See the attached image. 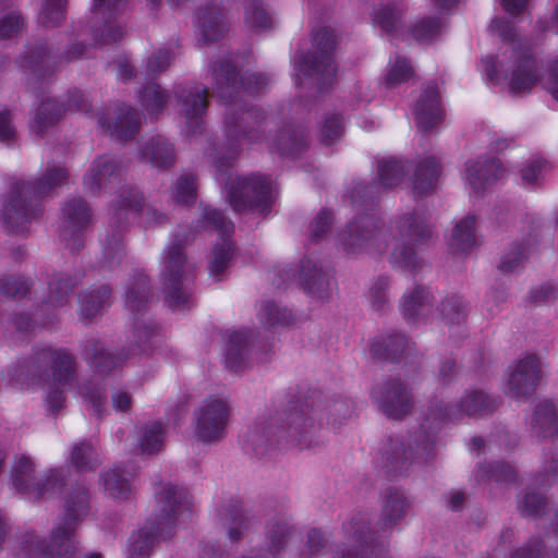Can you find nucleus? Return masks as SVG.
<instances>
[{
    "label": "nucleus",
    "mask_w": 558,
    "mask_h": 558,
    "mask_svg": "<svg viewBox=\"0 0 558 558\" xmlns=\"http://www.w3.org/2000/svg\"><path fill=\"white\" fill-rule=\"evenodd\" d=\"M490 31L504 39L496 56H485L478 63L483 78L509 93L519 95L530 92L539 81V66L531 45L518 34L505 17H496Z\"/></svg>",
    "instance_id": "obj_1"
},
{
    "label": "nucleus",
    "mask_w": 558,
    "mask_h": 558,
    "mask_svg": "<svg viewBox=\"0 0 558 558\" xmlns=\"http://www.w3.org/2000/svg\"><path fill=\"white\" fill-rule=\"evenodd\" d=\"M157 502L154 520L130 537L128 553L132 558H148L155 544L170 536L174 525L190 513L186 495L178 486L166 485L159 493Z\"/></svg>",
    "instance_id": "obj_2"
},
{
    "label": "nucleus",
    "mask_w": 558,
    "mask_h": 558,
    "mask_svg": "<svg viewBox=\"0 0 558 558\" xmlns=\"http://www.w3.org/2000/svg\"><path fill=\"white\" fill-rule=\"evenodd\" d=\"M234 157L235 153L232 151L227 157L214 160L217 180L222 182L225 177H228L226 194L230 205L236 211L253 209L262 214L266 213L276 197L277 190L274 181L259 174L233 178L230 169Z\"/></svg>",
    "instance_id": "obj_3"
},
{
    "label": "nucleus",
    "mask_w": 558,
    "mask_h": 558,
    "mask_svg": "<svg viewBox=\"0 0 558 558\" xmlns=\"http://www.w3.org/2000/svg\"><path fill=\"white\" fill-rule=\"evenodd\" d=\"M66 179V171L56 167L50 169L38 182L23 181L16 183L10 194L8 204L3 206L4 223L13 230H23V225L37 213V202L52 187L60 185Z\"/></svg>",
    "instance_id": "obj_4"
},
{
    "label": "nucleus",
    "mask_w": 558,
    "mask_h": 558,
    "mask_svg": "<svg viewBox=\"0 0 558 558\" xmlns=\"http://www.w3.org/2000/svg\"><path fill=\"white\" fill-rule=\"evenodd\" d=\"M88 509L86 492L68 495L64 504V518L54 527L48 543L38 542L34 555L43 558H72L75 551L74 530Z\"/></svg>",
    "instance_id": "obj_5"
},
{
    "label": "nucleus",
    "mask_w": 558,
    "mask_h": 558,
    "mask_svg": "<svg viewBox=\"0 0 558 558\" xmlns=\"http://www.w3.org/2000/svg\"><path fill=\"white\" fill-rule=\"evenodd\" d=\"M313 40L319 50V54H315L312 60L303 56L293 60L295 81L300 85L304 84L307 78L315 80L317 83H325L336 73L331 54L336 45L333 32L324 27L314 35Z\"/></svg>",
    "instance_id": "obj_6"
},
{
    "label": "nucleus",
    "mask_w": 558,
    "mask_h": 558,
    "mask_svg": "<svg viewBox=\"0 0 558 558\" xmlns=\"http://www.w3.org/2000/svg\"><path fill=\"white\" fill-rule=\"evenodd\" d=\"M33 471L34 464L28 457L22 456L17 459L11 475L12 485L17 492L37 499L61 490L63 482L60 470H49L39 480L33 476Z\"/></svg>",
    "instance_id": "obj_7"
},
{
    "label": "nucleus",
    "mask_w": 558,
    "mask_h": 558,
    "mask_svg": "<svg viewBox=\"0 0 558 558\" xmlns=\"http://www.w3.org/2000/svg\"><path fill=\"white\" fill-rule=\"evenodd\" d=\"M229 408L225 398L206 399L196 413L195 437L203 442H214L225 436Z\"/></svg>",
    "instance_id": "obj_8"
},
{
    "label": "nucleus",
    "mask_w": 558,
    "mask_h": 558,
    "mask_svg": "<svg viewBox=\"0 0 558 558\" xmlns=\"http://www.w3.org/2000/svg\"><path fill=\"white\" fill-rule=\"evenodd\" d=\"M189 272L182 250L178 245L169 246L166 251L162 275L168 291V300L173 306H183L189 294L181 288V279Z\"/></svg>",
    "instance_id": "obj_9"
},
{
    "label": "nucleus",
    "mask_w": 558,
    "mask_h": 558,
    "mask_svg": "<svg viewBox=\"0 0 558 558\" xmlns=\"http://www.w3.org/2000/svg\"><path fill=\"white\" fill-rule=\"evenodd\" d=\"M204 220L207 227H213L222 235V242L214 248L209 266L210 274L219 278L232 257V246L228 236L232 232L233 226L220 211L207 207L204 209Z\"/></svg>",
    "instance_id": "obj_10"
},
{
    "label": "nucleus",
    "mask_w": 558,
    "mask_h": 558,
    "mask_svg": "<svg viewBox=\"0 0 558 558\" xmlns=\"http://www.w3.org/2000/svg\"><path fill=\"white\" fill-rule=\"evenodd\" d=\"M506 169L495 158L470 159L465 162L463 179L475 192L481 193L502 180Z\"/></svg>",
    "instance_id": "obj_11"
},
{
    "label": "nucleus",
    "mask_w": 558,
    "mask_h": 558,
    "mask_svg": "<svg viewBox=\"0 0 558 558\" xmlns=\"http://www.w3.org/2000/svg\"><path fill=\"white\" fill-rule=\"evenodd\" d=\"M49 360L52 363L53 381L49 386L47 401L51 409L58 410L63 403L62 391L73 379V360L63 351L49 352Z\"/></svg>",
    "instance_id": "obj_12"
},
{
    "label": "nucleus",
    "mask_w": 558,
    "mask_h": 558,
    "mask_svg": "<svg viewBox=\"0 0 558 558\" xmlns=\"http://www.w3.org/2000/svg\"><path fill=\"white\" fill-rule=\"evenodd\" d=\"M539 378V362L536 356L529 355L520 360L509 374L507 392L513 398L531 393Z\"/></svg>",
    "instance_id": "obj_13"
},
{
    "label": "nucleus",
    "mask_w": 558,
    "mask_h": 558,
    "mask_svg": "<svg viewBox=\"0 0 558 558\" xmlns=\"http://www.w3.org/2000/svg\"><path fill=\"white\" fill-rule=\"evenodd\" d=\"M413 113L416 123L422 129H432L444 119V109L440 102L439 89L436 85L427 87L417 100Z\"/></svg>",
    "instance_id": "obj_14"
},
{
    "label": "nucleus",
    "mask_w": 558,
    "mask_h": 558,
    "mask_svg": "<svg viewBox=\"0 0 558 558\" xmlns=\"http://www.w3.org/2000/svg\"><path fill=\"white\" fill-rule=\"evenodd\" d=\"M414 74V66L407 57L393 54L389 58L379 84L385 89H393L409 82Z\"/></svg>",
    "instance_id": "obj_15"
},
{
    "label": "nucleus",
    "mask_w": 558,
    "mask_h": 558,
    "mask_svg": "<svg viewBox=\"0 0 558 558\" xmlns=\"http://www.w3.org/2000/svg\"><path fill=\"white\" fill-rule=\"evenodd\" d=\"M476 217L468 215L459 220L451 233L449 248L452 253H464L476 244Z\"/></svg>",
    "instance_id": "obj_16"
},
{
    "label": "nucleus",
    "mask_w": 558,
    "mask_h": 558,
    "mask_svg": "<svg viewBox=\"0 0 558 558\" xmlns=\"http://www.w3.org/2000/svg\"><path fill=\"white\" fill-rule=\"evenodd\" d=\"M377 241L378 234L374 222L371 218H363L360 222L349 226L343 245L348 251L356 252L360 247L375 245Z\"/></svg>",
    "instance_id": "obj_17"
},
{
    "label": "nucleus",
    "mask_w": 558,
    "mask_h": 558,
    "mask_svg": "<svg viewBox=\"0 0 558 558\" xmlns=\"http://www.w3.org/2000/svg\"><path fill=\"white\" fill-rule=\"evenodd\" d=\"M301 275L308 292L319 299L326 298L333 286L331 278L310 259L302 262Z\"/></svg>",
    "instance_id": "obj_18"
},
{
    "label": "nucleus",
    "mask_w": 558,
    "mask_h": 558,
    "mask_svg": "<svg viewBox=\"0 0 558 558\" xmlns=\"http://www.w3.org/2000/svg\"><path fill=\"white\" fill-rule=\"evenodd\" d=\"M117 172V165L111 157L96 159L89 167L84 185L87 190L95 192L105 185Z\"/></svg>",
    "instance_id": "obj_19"
},
{
    "label": "nucleus",
    "mask_w": 558,
    "mask_h": 558,
    "mask_svg": "<svg viewBox=\"0 0 558 558\" xmlns=\"http://www.w3.org/2000/svg\"><path fill=\"white\" fill-rule=\"evenodd\" d=\"M142 158L155 167H168L173 162V147L163 137H153L142 150Z\"/></svg>",
    "instance_id": "obj_20"
},
{
    "label": "nucleus",
    "mask_w": 558,
    "mask_h": 558,
    "mask_svg": "<svg viewBox=\"0 0 558 558\" xmlns=\"http://www.w3.org/2000/svg\"><path fill=\"white\" fill-rule=\"evenodd\" d=\"M403 11V4L397 2L380 5L374 11V24L387 34L398 33Z\"/></svg>",
    "instance_id": "obj_21"
},
{
    "label": "nucleus",
    "mask_w": 558,
    "mask_h": 558,
    "mask_svg": "<svg viewBox=\"0 0 558 558\" xmlns=\"http://www.w3.org/2000/svg\"><path fill=\"white\" fill-rule=\"evenodd\" d=\"M381 402L384 411L393 417L405 414L411 407L409 392L402 384L390 385Z\"/></svg>",
    "instance_id": "obj_22"
},
{
    "label": "nucleus",
    "mask_w": 558,
    "mask_h": 558,
    "mask_svg": "<svg viewBox=\"0 0 558 558\" xmlns=\"http://www.w3.org/2000/svg\"><path fill=\"white\" fill-rule=\"evenodd\" d=\"M439 174L440 168L438 161L434 157L420 162L413 181V189L415 193L423 194L433 190L436 186Z\"/></svg>",
    "instance_id": "obj_23"
},
{
    "label": "nucleus",
    "mask_w": 558,
    "mask_h": 558,
    "mask_svg": "<svg viewBox=\"0 0 558 558\" xmlns=\"http://www.w3.org/2000/svg\"><path fill=\"white\" fill-rule=\"evenodd\" d=\"M100 123L104 128H107L110 131L112 136L125 140L137 131L140 126V118L132 108H122L112 126L110 124L106 125L105 120H101Z\"/></svg>",
    "instance_id": "obj_24"
},
{
    "label": "nucleus",
    "mask_w": 558,
    "mask_h": 558,
    "mask_svg": "<svg viewBox=\"0 0 558 558\" xmlns=\"http://www.w3.org/2000/svg\"><path fill=\"white\" fill-rule=\"evenodd\" d=\"M250 332L247 330L233 331L229 337L226 362L232 369H238L250 348Z\"/></svg>",
    "instance_id": "obj_25"
},
{
    "label": "nucleus",
    "mask_w": 558,
    "mask_h": 558,
    "mask_svg": "<svg viewBox=\"0 0 558 558\" xmlns=\"http://www.w3.org/2000/svg\"><path fill=\"white\" fill-rule=\"evenodd\" d=\"M183 111L187 124H198V119L203 116L207 107V90L195 87L182 100Z\"/></svg>",
    "instance_id": "obj_26"
},
{
    "label": "nucleus",
    "mask_w": 558,
    "mask_h": 558,
    "mask_svg": "<svg viewBox=\"0 0 558 558\" xmlns=\"http://www.w3.org/2000/svg\"><path fill=\"white\" fill-rule=\"evenodd\" d=\"M122 0H94V13L97 16L111 19ZM104 41L117 40L122 36V29L114 27L111 21L106 20L105 29L102 31Z\"/></svg>",
    "instance_id": "obj_27"
},
{
    "label": "nucleus",
    "mask_w": 558,
    "mask_h": 558,
    "mask_svg": "<svg viewBox=\"0 0 558 558\" xmlns=\"http://www.w3.org/2000/svg\"><path fill=\"white\" fill-rule=\"evenodd\" d=\"M130 476L121 469H112L102 475L104 487L114 498H126L131 492Z\"/></svg>",
    "instance_id": "obj_28"
},
{
    "label": "nucleus",
    "mask_w": 558,
    "mask_h": 558,
    "mask_svg": "<svg viewBox=\"0 0 558 558\" xmlns=\"http://www.w3.org/2000/svg\"><path fill=\"white\" fill-rule=\"evenodd\" d=\"M488 408L486 396L481 391H473L457 405V413H445L444 416L451 418L452 416L478 415Z\"/></svg>",
    "instance_id": "obj_29"
},
{
    "label": "nucleus",
    "mask_w": 558,
    "mask_h": 558,
    "mask_svg": "<svg viewBox=\"0 0 558 558\" xmlns=\"http://www.w3.org/2000/svg\"><path fill=\"white\" fill-rule=\"evenodd\" d=\"M429 294L425 288H416L404 294L401 303V310L405 317L414 318L424 311L428 303Z\"/></svg>",
    "instance_id": "obj_30"
},
{
    "label": "nucleus",
    "mask_w": 558,
    "mask_h": 558,
    "mask_svg": "<svg viewBox=\"0 0 558 558\" xmlns=\"http://www.w3.org/2000/svg\"><path fill=\"white\" fill-rule=\"evenodd\" d=\"M165 439V428L160 423L147 426L140 439V448L143 453H154L160 450Z\"/></svg>",
    "instance_id": "obj_31"
},
{
    "label": "nucleus",
    "mask_w": 558,
    "mask_h": 558,
    "mask_svg": "<svg viewBox=\"0 0 558 558\" xmlns=\"http://www.w3.org/2000/svg\"><path fill=\"white\" fill-rule=\"evenodd\" d=\"M217 73L218 82L216 93L219 97L225 98L231 96V92L239 89L238 86V73L235 68L230 63L221 64L219 70H215Z\"/></svg>",
    "instance_id": "obj_32"
},
{
    "label": "nucleus",
    "mask_w": 558,
    "mask_h": 558,
    "mask_svg": "<svg viewBox=\"0 0 558 558\" xmlns=\"http://www.w3.org/2000/svg\"><path fill=\"white\" fill-rule=\"evenodd\" d=\"M403 166L396 159H385L378 165V179L383 186L392 187L400 183Z\"/></svg>",
    "instance_id": "obj_33"
},
{
    "label": "nucleus",
    "mask_w": 558,
    "mask_h": 558,
    "mask_svg": "<svg viewBox=\"0 0 558 558\" xmlns=\"http://www.w3.org/2000/svg\"><path fill=\"white\" fill-rule=\"evenodd\" d=\"M141 100L147 111L155 114L163 108L167 101V95L160 89L159 85L148 83L147 86L144 87Z\"/></svg>",
    "instance_id": "obj_34"
},
{
    "label": "nucleus",
    "mask_w": 558,
    "mask_h": 558,
    "mask_svg": "<svg viewBox=\"0 0 558 558\" xmlns=\"http://www.w3.org/2000/svg\"><path fill=\"white\" fill-rule=\"evenodd\" d=\"M444 28V22L439 17L424 19L412 28V36L420 41H429L438 36Z\"/></svg>",
    "instance_id": "obj_35"
},
{
    "label": "nucleus",
    "mask_w": 558,
    "mask_h": 558,
    "mask_svg": "<svg viewBox=\"0 0 558 558\" xmlns=\"http://www.w3.org/2000/svg\"><path fill=\"white\" fill-rule=\"evenodd\" d=\"M66 0H45L39 20L44 25H56L64 19Z\"/></svg>",
    "instance_id": "obj_36"
},
{
    "label": "nucleus",
    "mask_w": 558,
    "mask_h": 558,
    "mask_svg": "<svg viewBox=\"0 0 558 558\" xmlns=\"http://www.w3.org/2000/svg\"><path fill=\"white\" fill-rule=\"evenodd\" d=\"M196 182L191 173L181 175L174 184L173 197L178 203L189 204L195 199Z\"/></svg>",
    "instance_id": "obj_37"
},
{
    "label": "nucleus",
    "mask_w": 558,
    "mask_h": 558,
    "mask_svg": "<svg viewBox=\"0 0 558 558\" xmlns=\"http://www.w3.org/2000/svg\"><path fill=\"white\" fill-rule=\"evenodd\" d=\"M63 215L72 226L83 227L90 218V211L85 202L74 199L63 208Z\"/></svg>",
    "instance_id": "obj_38"
},
{
    "label": "nucleus",
    "mask_w": 558,
    "mask_h": 558,
    "mask_svg": "<svg viewBox=\"0 0 558 558\" xmlns=\"http://www.w3.org/2000/svg\"><path fill=\"white\" fill-rule=\"evenodd\" d=\"M94 454L95 450L90 444L82 442L77 444L72 448L71 451V463L77 470H86L94 466Z\"/></svg>",
    "instance_id": "obj_39"
},
{
    "label": "nucleus",
    "mask_w": 558,
    "mask_h": 558,
    "mask_svg": "<svg viewBox=\"0 0 558 558\" xmlns=\"http://www.w3.org/2000/svg\"><path fill=\"white\" fill-rule=\"evenodd\" d=\"M405 506L403 496L397 492L393 493L385 505L386 524L391 526L401 520L405 511Z\"/></svg>",
    "instance_id": "obj_40"
},
{
    "label": "nucleus",
    "mask_w": 558,
    "mask_h": 558,
    "mask_svg": "<svg viewBox=\"0 0 558 558\" xmlns=\"http://www.w3.org/2000/svg\"><path fill=\"white\" fill-rule=\"evenodd\" d=\"M536 423L541 427H545L548 432L554 433L558 423V412L553 402L546 401L539 404L535 411Z\"/></svg>",
    "instance_id": "obj_41"
},
{
    "label": "nucleus",
    "mask_w": 558,
    "mask_h": 558,
    "mask_svg": "<svg viewBox=\"0 0 558 558\" xmlns=\"http://www.w3.org/2000/svg\"><path fill=\"white\" fill-rule=\"evenodd\" d=\"M343 132L342 120L339 116H331L325 120L320 129V137L326 144H332L340 138Z\"/></svg>",
    "instance_id": "obj_42"
},
{
    "label": "nucleus",
    "mask_w": 558,
    "mask_h": 558,
    "mask_svg": "<svg viewBox=\"0 0 558 558\" xmlns=\"http://www.w3.org/2000/svg\"><path fill=\"white\" fill-rule=\"evenodd\" d=\"M58 114L59 112H57L53 101L48 100L43 102L34 118L35 128L41 131L46 125L51 124L57 119Z\"/></svg>",
    "instance_id": "obj_43"
},
{
    "label": "nucleus",
    "mask_w": 558,
    "mask_h": 558,
    "mask_svg": "<svg viewBox=\"0 0 558 558\" xmlns=\"http://www.w3.org/2000/svg\"><path fill=\"white\" fill-rule=\"evenodd\" d=\"M545 166V162L539 157L531 158L521 169L520 175L524 184H533L538 180V177Z\"/></svg>",
    "instance_id": "obj_44"
},
{
    "label": "nucleus",
    "mask_w": 558,
    "mask_h": 558,
    "mask_svg": "<svg viewBox=\"0 0 558 558\" xmlns=\"http://www.w3.org/2000/svg\"><path fill=\"white\" fill-rule=\"evenodd\" d=\"M391 262L403 268H412L416 265V254L412 246H397L391 255Z\"/></svg>",
    "instance_id": "obj_45"
},
{
    "label": "nucleus",
    "mask_w": 558,
    "mask_h": 558,
    "mask_svg": "<svg viewBox=\"0 0 558 558\" xmlns=\"http://www.w3.org/2000/svg\"><path fill=\"white\" fill-rule=\"evenodd\" d=\"M171 60L169 49H160L154 53L147 61L146 72L147 75H155L167 69Z\"/></svg>",
    "instance_id": "obj_46"
},
{
    "label": "nucleus",
    "mask_w": 558,
    "mask_h": 558,
    "mask_svg": "<svg viewBox=\"0 0 558 558\" xmlns=\"http://www.w3.org/2000/svg\"><path fill=\"white\" fill-rule=\"evenodd\" d=\"M262 322L270 326L284 323L286 311L281 310L275 303H266L259 311Z\"/></svg>",
    "instance_id": "obj_47"
},
{
    "label": "nucleus",
    "mask_w": 558,
    "mask_h": 558,
    "mask_svg": "<svg viewBox=\"0 0 558 558\" xmlns=\"http://www.w3.org/2000/svg\"><path fill=\"white\" fill-rule=\"evenodd\" d=\"M109 291L107 289H102L98 291L96 295H94V293H90L88 296L90 300H86V298H84L81 301L82 312L84 316L90 317L92 315H94L98 311V308L104 304L105 299H107Z\"/></svg>",
    "instance_id": "obj_48"
},
{
    "label": "nucleus",
    "mask_w": 558,
    "mask_h": 558,
    "mask_svg": "<svg viewBox=\"0 0 558 558\" xmlns=\"http://www.w3.org/2000/svg\"><path fill=\"white\" fill-rule=\"evenodd\" d=\"M22 26V20L17 13H11L0 20V38H8L16 34Z\"/></svg>",
    "instance_id": "obj_49"
},
{
    "label": "nucleus",
    "mask_w": 558,
    "mask_h": 558,
    "mask_svg": "<svg viewBox=\"0 0 558 558\" xmlns=\"http://www.w3.org/2000/svg\"><path fill=\"white\" fill-rule=\"evenodd\" d=\"M268 78L260 74L254 73L241 78L240 85L241 88L247 94H254L259 90L263 86L267 85Z\"/></svg>",
    "instance_id": "obj_50"
},
{
    "label": "nucleus",
    "mask_w": 558,
    "mask_h": 558,
    "mask_svg": "<svg viewBox=\"0 0 558 558\" xmlns=\"http://www.w3.org/2000/svg\"><path fill=\"white\" fill-rule=\"evenodd\" d=\"M247 21L259 28H266L270 26V17L268 16L265 9L260 5H256L246 12Z\"/></svg>",
    "instance_id": "obj_51"
},
{
    "label": "nucleus",
    "mask_w": 558,
    "mask_h": 558,
    "mask_svg": "<svg viewBox=\"0 0 558 558\" xmlns=\"http://www.w3.org/2000/svg\"><path fill=\"white\" fill-rule=\"evenodd\" d=\"M332 214L328 210L322 211L312 222V233L315 238L323 235L329 228Z\"/></svg>",
    "instance_id": "obj_52"
},
{
    "label": "nucleus",
    "mask_w": 558,
    "mask_h": 558,
    "mask_svg": "<svg viewBox=\"0 0 558 558\" xmlns=\"http://www.w3.org/2000/svg\"><path fill=\"white\" fill-rule=\"evenodd\" d=\"M526 257L525 252H514L506 255L501 260L499 268L504 272H511L515 270L522 263V260Z\"/></svg>",
    "instance_id": "obj_53"
},
{
    "label": "nucleus",
    "mask_w": 558,
    "mask_h": 558,
    "mask_svg": "<svg viewBox=\"0 0 558 558\" xmlns=\"http://www.w3.org/2000/svg\"><path fill=\"white\" fill-rule=\"evenodd\" d=\"M351 530L353 531V538L355 542L360 543L362 547L369 542H373V538H369V527L368 525L361 520L353 521L351 523Z\"/></svg>",
    "instance_id": "obj_54"
},
{
    "label": "nucleus",
    "mask_w": 558,
    "mask_h": 558,
    "mask_svg": "<svg viewBox=\"0 0 558 558\" xmlns=\"http://www.w3.org/2000/svg\"><path fill=\"white\" fill-rule=\"evenodd\" d=\"M24 291V282L14 277L0 280V292L7 295H17Z\"/></svg>",
    "instance_id": "obj_55"
},
{
    "label": "nucleus",
    "mask_w": 558,
    "mask_h": 558,
    "mask_svg": "<svg viewBox=\"0 0 558 558\" xmlns=\"http://www.w3.org/2000/svg\"><path fill=\"white\" fill-rule=\"evenodd\" d=\"M408 232L410 236L416 238V241H424L432 234L430 228L425 222L416 219L409 223Z\"/></svg>",
    "instance_id": "obj_56"
},
{
    "label": "nucleus",
    "mask_w": 558,
    "mask_h": 558,
    "mask_svg": "<svg viewBox=\"0 0 558 558\" xmlns=\"http://www.w3.org/2000/svg\"><path fill=\"white\" fill-rule=\"evenodd\" d=\"M531 0H499L501 8L510 15H519L526 11Z\"/></svg>",
    "instance_id": "obj_57"
},
{
    "label": "nucleus",
    "mask_w": 558,
    "mask_h": 558,
    "mask_svg": "<svg viewBox=\"0 0 558 558\" xmlns=\"http://www.w3.org/2000/svg\"><path fill=\"white\" fill-rule=\"evenodd\" d=\"M547 89L558 101V58L555 59L551 63L550 74L547 81Z\"/></svg>",
    "instance_id": "obj_58"
},
{
    "label": "nucleus",
    "mask_w": 558,
    "mask_h": 558,
    "mask_svg": "<svg viewBox=\"0 0 558 558\" xmlns=\"http://www.w3.org/2000/svg\"><path fill=\"white\" fill-rule=\"evenodd\" d=\"M522 504L529 512L535 513L541 509L542 505L544 504V497L541 494L536 493L527 494L524 497Z\"/></svg>",
    "instance_id": "obj_59"
},
{
    "label": "nucleus",
    "mask_w": 558,
    "mask_h": 558,
    "mask_svg": "<svg viewBox=\"0 0 558 558\" xmlns=\"http://www.w3.org/2000/svg\"><path fill=\"white\" fill-rule=\"evenodd\" d=\"M14 134V130L10 123V113L0 112V141H8Z\"/></svg>",
    "instance_id": "obj_60"
},
{
    "label": "nucleus",
    "mask_w": 558,
    "mask_h": 558,
    "mask_svg": "<svg viewBox=\"0 0 558 558\" xmlns=\"http://www.w3.org/2000/svg\"><path fill=\"white\" fill-rule=\"evenodd\" d=\"M113 408L118 411L126 410L131 404V398L125 391H117L112 396Z\"/></svg>",
    "instance_id": "obj_61"
},
{
    "label": "nucleus",
    "mask_w": 558,
    "mask_h": 558,
    "mask_svg": "<svg viewBox=\"0 0 558 558\" xmlns=\"http://www.w3.org/2000/svg\"><path fill=\"white\" fill-rule=\"evenodd\" d=\"M513 469L508 464L498 465L492 473L496 481H509L513 477Z\"/></svg>",
    "instance_id": "obj_62"
},
{
    "label": "nucleus",
    "mask_w": 558,
    "mask_h": 558,
    "mask_svg": "<svg viewBox=\"0 0 558 558\" xmlns=\"http://www.w3.org/2000/svg\"><path fill=\"white\" fill-rule=\"evenodd\" d=\"M147 298V291L143 288L135 292L134 289L130 290L126 294V302L129 306L135 311L137 310V306L135 305L136 301L138 300L140 303L145 301Z\"/></svg>",
    "instance_id": "obj_63"
},
{
    "label": "nucleus",
    "mask_w": 558,
    "mask_h": 558,
    "mask_svg": "<svg viewBox=\"0 0 558 558\" xmlns=\"http://www.w3.org/2000/svg\"><path fill=\"white\" fill-rule=\"evenodd\" d=\"M539 27L543 31H550L553 33L558 34V0H557L556 5H555V10L553 12V15H551L550 20L548 22L541 21L539 22Z\"/></svg>",
    "instance_id": "obj_64"
}]
</instances>
